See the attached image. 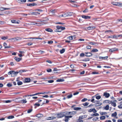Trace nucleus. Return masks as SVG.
<instances>
[{"instance_id":"nucleus-52","label":"nucleus","mask_w":122,"mask_h":122,"mask_svg":"<svg viewBox=\"0 0 122 122\" xmlns=\"http://www.w3.org/2000/svg\"><path fill=\"white\" fill-rule=\"evenodd\" d=\"M32 111V109H30L29 110L27 111V113H30Z\"/></svg>"},{"instance_id":"nucleus-12","label":"nucleus","mask_w":122,"mask_h":122,"mask_svg":"<svg viewBox=\"0 0 122 122\" xmlns=\"http://www.w3.org/2000/svg\"><path fill=\"white\" fill-rule=\"evenodd\" d=\"M60 70L57 69L56 68H54L53 71V73H57L58 72V71H60Z\"/></svg>"},{"instance_id":"nucleus-26","label":"nucleus","mask_w":122,"mask_h":122,"mask_svg":"<svg viewBox=\"0 0 122 122\" xmlns=\"http://www.w3.org/2000/svg\"><path fill=\"white\" fill-rule=\"evenodd\" d=\"M112 4L113 5L116 6H118L119 5V3L118 2H112Z\"/></svg>"},{"instance_id":"nucleus-57","label":"nucleus","mask_w":122,"mask_h":122,"mask_svg":"<svg viewBox=\"0 0 122 122\" xmlns=\"http://www.w3.org/2000/svg\"><path fill=\"white\" fill-rule=\"evenodd\" d=\"M92 112H93L94 113H96L97 112V111L96 110L95 108L93 109V111Z\"/></svg>"},{"instance_id":"nucleus-54","label":"nucleus","mask_w":122,"mask_h":122,"mask_svg":"<svg viewBox=\"0 0 122 122\" xmlns=\"http://www.w3.org/2000/svg\"><path fill=\"white\" fill-rule=\"evenodd\" d=\"M35 10V11H40V12H42L43 11V10H41V9H36Z\"/></svg>"},{"instance_id":"nucleus-13","label":"nucleus","mask_w":122,"mask_h":122,"mask_svg":"<svg viewBox=\"0 0 122 122\" xmlns=\"http://www.w3.org/2000/svg\"><path fill=\"white\" fill-rule=\"evenodd\" d=\"M85 53L86 54L85 56H86L90 57L92 55V54L90 52H85Z\"/></svg>"},{"instance_id":"nucleus-30","label":"nucleus","mask_w":122,"mask_h":122,"mask_svg":"<svg viewBox=\"0 0 122 122\" xmlns=\"http://www.w3.org/2000/svg\"><path fill=\"white\" fill-rule=\"evenodd\" d=\"M68 16H71L73 15V13L72 12H69L67 13Z\"/></svg>"},{"instance_id":"nucleus-1","label":"nucleus","mask_w":122,"mask_h":122,"mask_svg":"<svg viewBox=\"0 0 122 122\" xmlns=\"http://www.w3.org/2000/svg\"><path fill=\"white\" fill-rule=\"evenodd\" d=\"M64 113V112H63L57 114V117L61 118L65 116V114Z\"/></svg>"},{"instance_id":"nucleus-62","label":"nucleus","mask_w":122,"mask_h":122,"mask_svg":"<svg viewBox=\"0 0 122 122\" xmlns=\"http://www.w3.org/2000/svg\"><path fill=\"white\" fill-rule=\"evenodd\" d=\"M53 42V41H49L48 42V44H52Z\"/></svg>"},{"instance_id":"nucleus-44","label":"nucleus","mask_w":122,"mask_h":122,"mask_svg":"<svg viewBox=\"0 0 122 122\" xmlns=\"http://www.w3.org/2000/svg\"><path fill=\"white\" fill-rule=\"evenodd\" d=\"M72 117V116H65V117L66 118H67V119H69L70 118H71Z\"/></svg>"},{"instance_id":"nucleus-8","label":"nucleus","mask_w":122,"mask_h":122,"mask_svg":"<svg viewBox=\"0 0 122 122\" xmlns=\"http://www.w3.org/2000/svg\"><path fill=\"white\" fill-rule=\"evenodd\" d=\"M30 14L31 15H37L38 14H40V13L38 12H31L30 13Z\"/></svg>"},{"instance_id":"nucleus-61","label":"nucleus","mask_w":122,"mask_h":122,"mask_svg":"<svg viewBox=\"0 0 122 122\" xmlns=\"http://www.w3.org/2000/svg\"><path fill=\"white\" fill-rule=\"evenodd\" d=\"M55 11V10H51L50 11V12H51L52 13V14H53L54 13Z\"/></svg>"},{"instance_id":"nucleus-16","label":"nucleus","mask_w":122,"mask_h":122,"mask_svg":"<svg viewBox=\"0 0 122 122\" xmlns=\"http://www.w3.org/2000/svg\"><path fill=\"white\" fill-rule=\"evenodd\" d=\"M95 106H100L102 105V103L99 102V101L98 102H96V103H95Z\"/></svg>"},{"instance_id":"nucleus-33","label":"nucleus","mask_w":122,"mask_h":122,"mask_svg":"<svg viewBox=\"0 0 122 122\" xmlns=\"http://www.w3.org/2000/svg\"><path fill=\"white\" fill-rule=\"evenodd\" d=\"M67 39L70 40H72L73 39V36H72L68 37H67Z\"/></svg>"},{"instance_id":"nucleus-41","label":"nucleus","mask_w":122,"mask_h":122,"mask_svg":"<svg viewBox=\"0 0 122 122\" xmlns=\"http://www.w3.org/2000/svg\"><path fill=\"white\" fill-rule=\"evenodd\" d=\"M29 39H39L41 40L42 39V38H36V37H34V38L31 37V38H30Z\"/></svg>"},{"instance_id":"nucleus-37","label":"nucleus","mask_w":122,"mask_h":122,"mask_svg":"<svg viewBox=\"0 0 122 122\" xmlns=\"http://www.w3.org/2000/svg\"><path fill=\"white\" fill-rule=\"evenodd\" d=\"M54 31L55 32H61V30L57 29L55 30Z\"/></svg>"},{"instance_id":"nucleus-14","label":"nucleus","mask_w":122,"mask_h":122,"mask_svg":"<svg viewBox=\"0 0 122 122\" xmlns=\"http://www.w3.org/2000/svg\"><path fill=\"white\" fill-rule=\"evenodd\" d=\"M30 79L29 78H26L25 79L24 82L25 83L26 82H30Z\"/></svg>"},{"instance_id":"nucleus-59","label":"nucleus","mask_w":122,"mask_h":122,"mask_svg":"<svg viewBox=\"0 0 122 122\" xmlns=\"http://www.w3.org/2000/svg\"><path fill=\"white\" fill-rule=\"evenodd\" d=\"M87 100V99L85 98H84L81 101L83 102H85V101H86Z\"/></svg>"},{"instance_id":"nucleus-28","label":"nucleus","mask_w":122,"mask_h":122,"mask_svg":"<svg viewBox=\"0 0 122 122\" xmlns=\"http://www.w3.org/2000/svg\"><path fill=\"white\" fill-rule=\"evenodd\" d=\"M99 114L98 113H95L91 114V116H99Z\"/></svg>"},{"instance_id":"nucleus-5","label":"nucleus","mask_w":122,"mask_h":122,"mask_svg":"<svg viewBox=\"0 0 122 122\" xmlns=\"http://www.w3.org/2000/svg\"><path fill=\"white\" fill-rule=\"evenodd\" d=\"M11 22L12 23L18 24L19 23L20 21H16L15 20H11Z\"/></svg>"},{"instance_id":"nucleus-27","label":"nucleus","mask_w":122,"mask_h":122,"mask_svg":"<svg viewBox=\"0 0 122 122\" xmlns=\"http://www.w3.org/2000/svg\"><path fill=\"white\" fill-rule=\"evenodd\" d=\"M73 109L74 110H81V107H75Z\"/></svg>"},{"instance_id":"nucleus-50","label":"nucleus","mask_w":122,"mask_h":122,"mask_svg":"<svg viewBox=\"0 0 122 122\" xmlns=\"http://www.w3.org/2000/svg\"><path fill=\"white\" fill-rule=\"evenodd\" d=\"M8 38L7 36H6V37L4 36V37H3L1 38V39H2L4 40H6V39H7Z\"/></svg>"},{"instance_id":"nucleus-46","label":"nucleus","mask_w":122,"mask_h":122,"mask_svg":"<svg viewBox=\"0 0 122 122\" xmlns=\"http://www.w3.org/2000/svg\"><path fill=\"white\" fill-rule=\"evenodd\" d=\"M72 94H71L70 95H68L67 96V98L68 99L71 98L72 97Z\"/></svg>"},{"instance_id":"nucleus-4","label":"nucleus","mask_w":122,"mask_h":122,"mask_svg":"<svg viewBox=\"0 0 122 122\" xmlns=\"http://www.w3.org/2000/svg\"><path fill=\"white\" fill-rule=\"evenodd\" d=\"M98 95V94H97L94 96L92 97V98H94V97H96V99H97L99 100L101 98V97L100 96H97V95Z\"/></svg>"},{"instance_id":"nucleus-29","label":"nucleus","mask_w":122,"mask_h":122,"mask_svg":"<svg viewBox=\"0 0 122 122\" xmlns=\"http://www.w3.org/2000/svg\"><path fill=\"white\" fill-rule=\"evenodd\" d=\"M110 103H111L112 105L114 107H115L116 106V104L114 102H110Z\"/></svg>"},{"instance_id":"nucleus-11","label":"nucleus","mask_w":122,"mask_h":122,"mask_svg":"<svg viewBox=\"0 0 122 122\" xmlns=\"http://www.w3.org/2000/svg\"><path fill=\"white\" fill-rule=\"evenodd\" d=\"M108 38H117V35H114L112 36H109L108 37Z\"/></svg>"},{"instance_id":"nucleus-23","label":"nucleus","mask_w":122,"mask_h":122,"mask_svg":"<svg viewBox=\"0 0 122 122\" xmlns=\"http://www.w3.org/2000/svg\"><path fill=\"white\" fill-rule=\"evenodd\" d=\"M18 73V71H12L11 74L14 75H16Z\"/></svg>"},{"instance_id":"nucleus-7","label":"nucleus","mask_w":122,"mask_h":122,"mask_svg":"<svg viewBox=\"0 0 122 122\" xmlns=\"http://www.w3.org/2000/svg\"><path fill=\"white\" fill-rule=\"evenodd\" d=\"M118 50V49L116 48H112L110 49L109 50V51L110 52H113L115 51H117Z\"/></svg>"},{"instance_id":"nucleus-22","label":"nucleus","mask_w":122,"mask_h":122,"mask_svg":"<svg viewBox=\"0 0 122 122\" xmlns=\"http://www.w3.org/2000/svg\"><path fill=\"white\" fill-rule=\"evenodd\" d=\"M14 59L17 62L20 61L21 60V58H19L17 57H15Z\"/></svg>"},{"instance_id":"nucleus-17","label":"nucleus","mask_w":122,"mask_h":122,"mask_svg":"<svg viewBox=\"0 0 122 122\" xmlns=\"http://www.w3.org/2000/svg\"><path fill=\"white\" fill-rule=\"evenodd\" d=\"M20 102L22 103H25L27 102V101L25 99L20 100Z\"/></svg>"},{"instance_id":"nucleus-25","label":"nucleus","mask_w":122,"mask_h":122,"mask_svg":"<svg viewBox=\"0 0 122 122\" xmlns=\"http://www.w3.org/2000/svg\"><path fill=\"white\" fill-rule=\"evenodd\" d=\"M26 71L25 70H20L19 71H18V73H20V74L22 73L23 72H25Z\"/></svg>"},{"instance_id":"nucleus-45","label":"nucleus","mask_w":122,"mask_h":122,"mask_svg":"<svg viewBox=\"0 0 122 122\" xmlns=\"http://www.w3.org/2000/svg\"><path fill=\"white\" fill-rule=\"evenodd\" d=\"M22 84V82L21 81H18L17 83V85H20Z\"/></svg>"},{"instance_id":"nucleus-3","label":"nucleus","mask_w":122,"mask_h":122,"mask_svg":"<svg viewBox=\"0 0 122 122\" xmlns=\"http://www.w3.org/2000/svg\"><path fill=\"white\" fill-rule=\"evenodd\" d=\"M110 95L109 93L107 92H105L103 94V96L106 98H108L110 96Z\"/></svg>"},{"instance_id":"nucleus-36","label":"nucleus","mask_w":122,"mask_h":122,"mask_svg":"<svg viewBox=\"0 0 122 122\" xmlns=\"http://www.w3.org/2000/svg\"><path fill=\"white\" fill-rule=\"evenodd\" d=\"M109 106L108 105H107L104 108V109L106 110H108L109 109Z\"/></svg>"},{"instance_id":"nucleus-24","label":"nucleus","mask_w":122,"mask_h":122,"mask_svg":"<svg viewBox=\"0 0 122 122\" xmlns=\"http://www.w3.org/2000/svg\"><path fill=\"white\" fill-rule=\"evenodd\" d=\"M43 116V115L41 114H39L36 115V117H42Z\"/></svg>"},{"instance_id":"nucleus-58","label":"nucleus","mask_w":122,"mask_h":122,"mask_svg":"<svg viewBox=\"0 0 122 122\" xmlns=\"http://www.w3.org/2000/svg\"><path fill=\"white\" fill-rule=\"evenodd\" d=\"M48 82L49 83H52L54 82V81L53 80L48 81Z\"/></svg>"},{"instance_id":"nucleus-55","label":"nucleus","mask_w":122,"mask_h":122,"mask_svg":"<svg viewBox=\"0 0 122 122\" xmlns=\"http://www.w3.org/2000/svg\"><path fill=\"white\" fill-rule=\"evenodd\" d=\"M52 71L51 69H49L47 70V71L48 72H51Z\"/></svg>"},{"instance_id":"nucleus-53","label":"nucleus","mask_w":122,"mask_h":122,"mask_svg":"<svg viewBox=\"0 0 122 122\" xmlns=\"http://www.w3.org/2000/svg\"><path fill=\"white\" fill-rule=\"evenodd\" d=\"M63 17H66L68 16L67 13L64 14H63Z\"/></svg>"},{"instance_id":"nucleus-6","label":"nucleus","mask_w":122,"mask_h":122,"mask_svg":"<svg viewBox=\"0 0 122 122\" xmlns=\"http://www.w3.org/2000/svg\"><path fill=\"white\" fill-rule=\"evenodd\" d=\"M96 28L95 26H89L87 28V29L88 30H93Z\"/></svg>"},{"instance_id":"nucleus-10","label":"nucleus","mask_w":122,"mask_h":122,"mask_svg":"<svg viewBox=\"0 0 122 122\" xmlns=\"http://www.w3.org/2000/svg\"><path fill=\"white\" fill-rule=\"evenodd\" d=\"M56 117H48L46 118L47 120H51V119H56Z\"/></svg>"},{"instance_id":"nucleus-20","label":"nucleus","mask_w":122,"mask_h":122,"mask_svg":"<svg viewBox=\"0 0 122 122\" xmlns=\"http://www.w3.org/2000/svg\"><path fill=\"white\" fill-rule=\"evenodd\" d=\"M18 1L19 3H21L22 2H26V0H18Z\"/></svg>"},{"instance_id":"nucleus-38","label":"nucleus","mask_w":122,"mask_h":122,"mask_svg":"<svg viewBox=\"0 0 122 122\" xmlns=\"http://www.w3.org/2000/svg\"><path fill=\"white\" fill-rule=\"evenodd\" d=\"M16 41H20L21 40V38L20 37H17L15 38Z\"/></svg>"},{"instance_id":"nucleus-18","label":"nucleus","mask_w":122,"mask_h":122,"mask_svg":"<svg viewBox=\"0 0 122 122\" xmlns=\"http://www.w3.org/2000/svg\"><path fill=\"white\" fill-rule=\"evenodd\" d=\"M45 30L48 32H53V30L51 29L50 28L46 29Z\"/></svg>"},{"instance_id":"nucleus-9","label":"nucleus","mask_w":122,"mask_h":122,"mask_svg":"<svg viewBox=\"0 0 122 122\" xmlns=\"http://www.w3.org/2000/svg\"><path fill=\"white\" fill-rule=\"evenodd\" d=\"M81 17L82 18H84L86 19H90V17L88 16H85L84 15H82Z\"/></svg>"},{"instance_id":"nucleus-56","label":"nucleus","mask_w":122,"mask_h":122,"mask_svg":"<svg viewBox=\"0 0 122 122\" xmlns=\"http://www.w3.org/2000/svg\"><path fill=\"white\" fill-rule=\"evenodd\" d=\"M98 119V117H95V118H93L92 120H93V121H95V120H96Z\"/></svg>"},{"instance_id":"nucleus-34","label":"nucleus","mask_w":122,"mask_h":122,"mask_svg":"<svg viewBox=\"0 0 122 122\" xmlns=\"http://www.w3.org/2000/svg\"><path fill=\"white\" fill-rule=\"evenodd\" d=\"M98 50L97 49H93L91 51V52H97L98 51Z\"/></svg>"},{"instance_id":"nucleus-51","label":"nucleus","mask_w":122,"mask_h":122,"mask_svg":"<svg viewBox=\"0 0 122 122\" xmlns=\"http://www.w3.org/2000/svg\"><path fill=\"white\" fill-rule=\"evenodd\" d=\"M89 44L91 45H96V43H94V42H90L89 43Z\"/></svg>"},{"instance_id":"nucleus-60","label":"nucleus","mask_w":122,"mask_h":122,"mask_svg":"<svg viewBox=\"0 0 122 122\" xmlns=\"http://www.w3.org/2000/svg\"><path fill=\"white\" fill-rule=\"evenodd\" d=\"M34 105L35 106H36L37 107H39L40 105V104H39L36 103Z\"/></svg>"},{"instance_id":"nucleus-31","label":"nucleus","mask_w":122,"mask_h":122,"mask_svg":"<svg viewBox=\"0 0 122 122\" xmlns=\"http://www.w3.org/2000/svg\"><path fill=\"white\" fill-rule=\"evenodd\" d=\"M64 81V79H60L57 80H56L57 82H62Z\"/></svg>"},{"instance_id":"nucleus-64","label":"nucleus","mask_w":122,"mask_h":122,"mask_svg":"<svg viewBox=\"0 0 122 122\" xmlns=\"http://www.w3.org/2000/svg\"><path fill=\"white\" fill-rule=\"evenodd\" d=\"M57 29H61V26H56Z\"/></svg>"},{"instance_id":"nucleus-21","label":"nucleus","mask_w":122,"mask_h":122,"mask_svg":"<svg viewBox=\"0 0 122 122\" xmlns=\"http://www.w3.org/2000/svg\"><path fill=\"white\" fill-rule=\"evenodd\" d=\"M91 102H93L94 103H96V102H98L99 101L97 100H95L94 99V98H92V99L91 101Z\"/></svg>"},{"instance_id":"nucleus-47","label":"nucleus","mask_w":122,"mask_h":122,"mask_svg":"<svg viewBox=\"0 0 122 122\" xmlns=\"http://www.w3.org/2000/svg\"><path fill=\"white\" fill-rule=\"evenodd\" d=\"M14 117L13 116H8L7 117V118L9 119H12Z\"/></svg>"},{"instance_id":"nucleus-2","label":"nucleus","mask_w":122,"mask_h":122,"mask_svg":"<svg viewBox=\"0 0 122 122\" xmlns=\"http://www.w3.org/2000/svg\"><path fill=\"white\" fill-rule=\"evenodd\" d=\"M76 112L75 111H72L71 112H67L66 114L67 115H72L76 114Z\"/></svg>"},{"instance_id":"nucleus-40","label":"nucleus","mask_w":122,"mask_h":122,"mask_svg":"<svg viewBox=\"0 0 122 122\" xmlns=\"http://www.w3.org/2000/svg\"><path fill=\"white\" fill-rule=\"evenodd\" d=\"M65 51V49L64 48H63L62 50H60V52L61 54L63 53Z\"/></svg>"},{"instance_id":"nucleus-63","label":"nucleus","mask_w":122,"mask_h":122,"mask_svg":"<svg viewBox=\"0 0 122 122\" xmlns=\"http://www.w3.org/2000/svg\"><path fill=\"white\" fill-rule=\"evenodd\" d=\"M84 56V53H81L80 55V56L81 57H82Z\"/></svg>"},{"instance_id":"nucleus-43","label":"nucleus","mask_w":122,"mask_h":122,"mask_svg":"<svg viewBox=\"0 0 122 122\" xmlns=\"http://www.w3.org/2000/svg\"><path fill=\"white\" fill-rule=\"evenodd\" d=\"M4 102L5 103H10L11 102V101L10 100H8L7 101H4Z\"/></svg>"},{"instance_id":"nucleus-42","label":"nucleus","mask_w":122,"mask_h":122,"mask_svg":"<svg viewBox=\"0 0 122 122\" xmlns=\"http://www.w3.org/2000/svg\"><path fill=\"white\" fill-rule=\"evenodd\" d=\"M89 103L88 102H86L83 104V105L84 106H86L88 105Z\"/></svg>"},{"instance_id":"nucleus-39","label":"nucleus","mask_w":122,"mask_h":122,"mask_svg":"<svg viewBox=\"0 0 122 122\" xmlns=\"http://www.w3.org/2000/svg\"><path fill=\"white\" fill-rule=\"evenodd\" d=\"M7 86L8 87H10L12 86V84L11 83H8L7 84Z\"/></svg>"},{"instance_id":"nucleus-35","label":"nucleus","mask_w":122,"mask_h":122,"mask_svg":"<svg viewBox=\"0 0 122 122\" xmlns=\"http://www.w3.org/2000/svg\"><path fill=\"white\" fill-rule=\"evenodd\" d=\"M108 58V56H107L105 57H99V59H107Z\"/></svg>"},{"instance_id":"nucleus-15","label":"nucleus","mask_w":122,"mask_h":122,"mask_svg":"<svg viewBox=\"0 0 122 122\" xmlns=\"http://www.w3.org/2000/svg\"><path fill=\"white\" fill-rule=\"evenodd\" d=\"M37 5L35 3H33V4H27V6H36Z\"/></svg>"},{"instance_id":"nucleus-49","label":"nucleus","mask_w":122,"mask_h":122,"mask_svg":"<svg viewBox=\"0 0 122 122\" xmlns=\"http://www.w3.org/2000/svg\"><path fill=\"white\" fill-rule=\"evenodd\" d=\"M90 60V59L89 58H86L85 59L83 60V61H89Z\"/></svg>"},{"instance_id":"nucleus-48","label":"nucleus","mask_w":122,"mask_h":122,"mask_svg":"<svg viewBox=\"0 0 122 122\" xmlns=\"http://www.w3.org/2000/svg\"><path fill=\"white\" fill-rule=\"evenodd\" d=\"M105 117L104 116H102L100 117V119L101 120H104L105 119Z\"/></svg>"},{"instance_id":"nucleus-19","label":"nucleus","mask_w":122,"mask_h":122,"mask_svg":"<svg viewBox=\"0 0 122 122\" xmlns=\"http://www.w3.org/2000/svg\"><path fill=\"white\" fill-rule=\"evenodd\" d=\"M3 45L5 47V48H9L10 47V46H7V45L5 42L4 43Z\"/></svg>"},{"instance_id":"nucleus-32","label":"nucleus","mask_w":122,"mask_h":122,"mask_svg":"<svg viewBox=\"0 0 122 122\" xmlns=\"http://www.w3.org/2000/svg\"><path fill=\"white\" fill-rule=\"evenodd\" d=\"M117 114L116 112H115L114 113L112 114V117H115L117 115Z\"/></svg>"}]
</instances>
